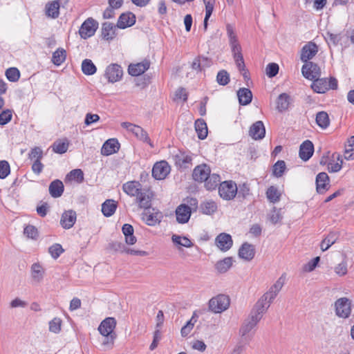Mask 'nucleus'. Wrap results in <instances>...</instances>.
Here are the masks:
<instances>
[{
  "label": "nucleus",
  "instance_id": "nucleus-59",
  "mask_svg": "<svg viewBox=\"0 0 354 354\" xmlns=\"http://www.w3.org/2000/svg\"><path fill=\"white\" fill-rule=\"evenodd\" d=\"M28 156L31 160H41L43 157V151L40 147H35L32 149Z\"/></svg>",
  "mask_w": 354,
  "mask_h": 354
},
{
  "label": "nucleus",
  "instance_id": "nucleus-3",
  "mask_svg": "<svg viewBox=\"0 0 354 354\" xmlns=\"http://www.w3.org/2000/svg\"><path fill=\"white\" fill-rule=\"evenodd\" d=\"M238 192V187L232 180H225L220 183L218 194L221 198L226 201L232 200Z\"/></svg>",
  "mask_w": 354,
  "mask_h": 354
},
{
  "label": "nucleus",
  "instance_id": "nucleus-42",
  "mask_svg": "<svg viewBox=\"0 0 354 354\" xmlns=\"http://www.w3.org/2000/svg\"><path fill=\"white\" fill-rule=\"evenodd\" d=\"M66 58V52L63 48L57 49L52 56V62L56 66H60Z\"/></svg>",
  "mask_w": 354,
  "mask_h": 354
},
{
  "label": "nucleus",
  "instance_id": "nucleus-41",
  "mask_svg": "<svg viewBox=\"0 0 354 354\" xmlns=\"http://www.w3.org/2000/svg\"><path fill=\"white\" fill-rule=\"evenodd\" d=\"M316 123L322 129H326L330 124L328 115L325 111H319L316 115Z\"/></svg>",
  "mask_w": 354,
  "mask_h": 354
},
{
  "label": "nucleus",
  "instance_id": "nucleus-7",
  "mask_svg": "<svg viewBox=\"0 0 354 354\" xmlns=\"http://www.w3.org/2000/svg\"><path fill=\"white\" fill-rule=\"evenodd\" d=\"M277 292L271 288L269 289L255 304L254 308L265 313L270 307V304L273 301L277 295Z\"/></svg>",
  "mask_w": 354,
  "mask_h": 354
},
{
  "label": "nucleus",
  "instance_id": "nucleus-52",
  "mask_svg": "<svg viewBox=\"0 0 354 354\" xmlns=\"http://www.w3.org/2000/svg\"><path fill=\"white\" fill-rule=\"evenodd\" d=\"M286 162L283 160H278L273 166V174L276 177H281L285 169Z\"/></svg>",
  "mask_w": 354,
  "mask_h": 354
},
{
  "label": "nucleus",
  "instance_id": "nucleus-27",
  "mask_svg": "<svg viewBox=\"0 0 354 354\" xmlns=\"http://www.w3.org/2000/svg\"><path fill=\"white\" fill-rule=\"evenodd\" d=\"M343 164L342 156L339 153H334L331 160L328 163V171L330 173L339 171Z\"/></svg>",
  "mask_w": 354,
  "mask_h": 354
},
{
  "label": "nucleus",
  "instance_id": "nucleus-31",
  "mask_svg": "<svg viewBox=\"0 0 354 354\" xmlns=\"http://www.w3.org/2000/svg\"><path fill=\"white\" fill-rule=\"evenodd\" d=\"M117 208V203L112 199L106 200L102 205V212L104 216L109 217L112 216Z\"/></svg>",
  "mask_w": 354,
  "mask_h": 354
},
{
  "label": "nucleus",
  "instance_id": "nucleus-63",
  "mask_svg": "<svg viewBox=\"0 0 354 354\" xmlns=\"http://www.w3.org/2000/svg\"><path fill=\"white\" fill-rule=\"evenodd\" d=\"M203 62H207V58L203 57L195 58L192 64V69L196 71H201Z\"/></svg>",
  "mask_w": 354,
  "mask_h": 354
},
{
  "label": "nucleus",
  "instance_id": "nucleus-16",
  "mask_svg": "<svg viewBox=\"0 0 354 354\" xmlns=\"http://www.w3.org/2000/svg\"><path fill=\"white\" fill-rule=\"evenodd\" d=\"M116 326V321L113 317H107L104 319L98 327L102 335H115L113 330Z\"/></svg>",
  "mask_w": 354,
  "mask_h": 354
},
{
  "label": "nucleus",
  "instance_id": "nucleus-19",
  "mask_svg": "<svg viewBox=\"0 0 354 354\" xmlns=\"http://www.w3.org/2000/svg\"><path fill=\"white\" fill-rule=\"evenodd\" d=\"M120 143L115 138L107 140L101 149V153L103 156H109L118 151Z\"/></svg>",
  "mask_w": 354,
  "mask_h": 354
},
{
  "label": "nucleus",
  "instance_id": "nucleus-20",
  "mask_svg": "<svg viewBox=\"0 0 354 354\" xmlns=\"http://www.w3.org/2000/svg\"><path fill=\"white\" fill-rule=\"evenodd\" d=\"M136 23V16L131 12L122 13L118 18L117 27L124 29L131 27Z\"/></svg>",
  "mask_w": 354,
  "mask_h": 354
},
{
  "label": "nucleus",
  "instance_id": "nucleus-5",
  "mask_svg": "<svg viewBox=\"0 0 354 354\" xmlns=\"http://www.w3.org/2000/svg\"><path fill=\"white\" fill-rule=\"evenodd\" d=\"M335 314L340 318H348L351 313V301L346 297H341L335 302Z\"/></svg>",
  "mask_w": 354,
  "mask_h": 354
},
{
  "label": "nucleus",
  "instance_id": "nucleus-8",
  "mask_svg": "<svg viewBox=\"0 0 354 354\" xmlns=\"http://www.w3.org/2000/svg\"><path fill=\"white\" fill-rule=\"evenodd\" d=\"M104 75L109 82L115 83L122 79L123 71L120 65L111 64L106 67Z\"/></svg>",
  "mask_w": 354,
  "mask_h": 354
},
{
  "label": "nucleus",
  "instance_id": "nucleus-32",
  "mask_svg": "<svg viewBox=\"0 0 354 354\" xmlns=\"http://www.w3.org/2000/svg\"><path fill=\"white\" fill-rule=\"evenodd\" d=\"M116 27L110 22H104L102 26V36L106 40L112 39L115 35Z\"/></svg>",
  "mask_w": 354,
  "mask_h": 354
},
{
  "label": "nucleus",
  "instance_id": "nucleus-46",
  "mask_svg": "<svg viewBox=\"0 0 354 354\" xmlns=\"http://www.w3.org/2000/svg\"><path fill=\"white\" fill-rule=\"evenodd\" d=\"M174 244L181 245L185 248H191L193 246L192 242L185 236L174 234L171 237Z\"/></svg>",
  "mask_w": 354,
  "mask_h": 354
},
{
  "label": "nucleus",
  "instance_id": "nucleus-25",
  "mask_svg": "<svg viewBox=\"0 0 354 354\" xmlns=\"http://www.w3.org/2000/svg\"><path fill=\"white\" fill-rule=\"evenodd\" d=\"M314 152V146L311 141H304L299 148V157L304 161L310 159Z\"/></svg>",
  "mask_w": 354,
  "mask_h": 354
},
{
  "label": "nucleus",
  "instance_id": "nucleus-64",
  "mask_svg": "<svg viewBox=\"0 0 354 354\" xmlns=\"http://www.w3.org/2000/svg\"><path fill=\"white\" fill-rule=\"evenodd\" d=\"M279 72V66L275 63H270L266 66V74L269 77H273Z\"/></svg>",
  "mask_w": 354,
  "mask_h": 354
},
{
  "label": "nucleus",
  "instance_id": "nucleus-43",
  "mask_svg": "<svg viewBox=\"0 0 354 354\" xmlns=\"http://www.w3.org/2000/svg\"><path fill=\"white\" fill-rule=\"evenodd\" d=\"M82 71L86 75H91L95 73L97 68L91 59H85L82 63Z\"/></svg>",
  "mask_w": 354,
  "mask_h": 354
},
{
  "label": "nucleus",
  "instance_id": "nucleus-23",
  "mask_svg": "<svg viewBox=\"0 0 354 354\" xmlns=\"http://www.w3.org/2000/svg\"><path fill=\"white\" fill-rule=\"evenodd\" d=\"M152 212L150 211L146 212L143 214V219L148 225L153 226L159 223L162 218V214L160 212L152 209Z\"/></svg>",
  "mask_w": 354,
  "mask_h": 354
},
{
  "label": "nucleus",
  "instance_id": "nucleus-21",
  "mask_svg": "<svg viewBox=\"0 0 354 354\" xmlns=\"http://www.w3.org/2000/svg\"><path fill=\"white\" fill-rule=\"evenodd\" d=\"M255 254V249L253 245L244 243L239 250V257L245 261H251Z\"/></svg>",
  "mask_w": 354,
  "mask_h": 354
},
{
  "label": "nucleus",
  "instance_id": "nucleus-15",
  "mask_svg": "<svg viewBox=\"0 0 354 354\" xmlns=\"http://www.w3.org/2000/svg\"><path fill=\"white\" fill-rule=\"evenodd\" d=\"M210 173V167L206 164H202L194 168L192 176L194 180L203 182L207 180Z\"/></svg>",
  "mask_w": 354,
  "mask_h": 354
},
{
  "label": "nucleus",
  "instance_id": "nucleus-26",
  "mask_svg": "<svg viewBox=\"0 0 354 354\" xmlns=\"http://www.w3.org/2000/svg\"><path fill=\"white\" fill-rule=\"evenodd\" d=\"M142 189L141 184L137 181L127 182L122 186L123 191L131 196L137 197Z\"/></svg>",
  "mask_w": 354,
  "mask_h": 354
},
{
  "label": "nucleus",
  "instance_id": "nucleus-2",
  "mask_svg": "<svg viewBox=\"0 0 354 354\" xmlns=\"http://www.w3.org/2000/svg\"><path fill=\"white\" fill-rule=\"evenodd\" d=\"M313 80L311 88L318 93H324L329 89L337 88V80L335 77H330L329 80L317 77Z\"/></svg>",
  "mask_w": 354,
  "mask_h": 354
},
{
  "label": "nucleus",
  "instance_id": "nucleus-34",
  "mask_svg": "<svg viewBox=\"0 0 354 354\" xmlns=\"http://www.w3.org/2000/svg\"><path fill=\"white\" fill-rule=\"evenodd\" d=\"M45 270L38 263H35L31 266V277L34 281L39 283L42 281Z\"/></svg>",
  "mask_w": 354,
  "mask_h": 354
},
{
  "label": "nucleus",
  "instance_id": "nucleus-50",
  "mask_svg": "<svg viewBox=\"0 0 354 354\" xmlns=\"http://www.w3.org/2000/svg\"><path fill=\"white\" fill-rule=\"evenodd\" d=\"M6 76L9 81L15 82L19 79L20 73L17 68H10L6 70Z\"/></svg>",
  "mask_w": 354,
  "mask_h": 354
},
{
  "label": "nucleus",
  "instance_id": "nucleus-58",
  "mask_svg": "<svg viewBox=\"0 0 354 354\" xmlns=\"http://www.w3.org/2000/svg\"><path fill=\"white\" fill-rule=\"evenodd\" d=\"M24 234L28 237L32 239H36L38 236V231L37 229L31 225H27L24 228Z\"/></svg>",
  "mask_w": 354,
  "mask_h": 354
},
{
  "label": "nucleus",
  "instance_id": "nucleus-17",
  "mask_svg": "<svg viewBox=\"0 0 354 354\" xmlns=\"http://www.w3.org/2000/svg\"><path fill=\"white\" fill-rule=\"evenodd\" d=\"M191 207L186 204L180 205L176 209V220L179 223H186L191 216Z\"/></svg>",
  "mask_w": 354,
  "mask_h": 354
},
{
  "label": "nucleus",
  "instance_id": "nucleus-10",
  "mask_svg": "<svg viewBox=\"0 0 354 354\" xmlns=\"http://www.w3.org/2000/svg\"><path fill=\"white\" fill-rule=\"evenodd\" d=\"M169 172L170 166L165 160L156 162L152 169V176L157 180L165 179Z\"/></svg>",
  "mask_w": 354,
  "mask_h": 354
},
{
  "label": "nucleus",
  "instance_id": "nucleus-28",
  "mask_svg": "<svg viewBox=\"0 0 354 354\" xmlns=\"http://www.w3.org/2000/svg\"><path fill=\"white\" fill-rule=\"evenodd\" d=\"M49 193L53 198L60 197L64 190L63 183L59 180H55L50 183Z\"/></svg>",
  "mask_w": 354,
  "mask_h": 354
},
{
  "label": "nucleus",
  "instance_id": "nucleus-53",
  "mask_svg": "<svg viewBox=\"0 0 354 354\" xmlns=\"http://www.w3.org/2000/svg\"><path fill=\"white\" fill-rule=\"evenodd\" d=\"M216 81L222 86L227 84L230 82L229 73L225 70L220 71L217 74Z\"/></svg>",
  "mask_w": 354,
  "mask_h": 354
},
{
  "label": "nucleus",
  "instance_id": "nucleus-37",
  "mask_svg": "<svg viewBox=\"0 0 354 354\" xmlns=\"http://www.w3.org/2000/svg\"><path fill=\"white\" fill-rule=\"evenodd\" d=\"M201 212L204 214L211 215L217 211V204L212 200H207L200 205Z\"/></svg>",
  "mask_w": 354,
  "mask_h": 354
},
{
  "label": "nucleus",
  "instance_id": "nucleus-13",
  "mask_svg": "<svg viewBox=\"0 0 354 354\" xmlns=\"http://www.w3.org/2000/svg\"><path fill=\"white\" fill-rule=\"evenodd\" d=\"M77 214L74 210L68 209L61 216L60 225L64 229H71L76 222Z\"/></svg>",
  "mask_w": 354,
  "mask_h": 354
},
{
  "label": "nucleus",
  "instance_id": "nucleus-55",
  "mask_svg": "<svg viewBox=\"0 0 354 354\" xmlns=\"http://www.w3.org/2000/svg\"><path fill=\"white\" fill-rule=\"evenodd\" d=\"M48 252L51 257L56 259L64 252V249L60 244L55 243L48 248Z\"/></svg>",
  "mask_w": 354,
  "mask_h": 354
},
{
  "label": "nucleus",
  "instance_id": "nucleus-9",
  "mask_svg": "<svg viewBox=\"0 0 354 354\" xmlns=\"http://www.w3.org/2000/svg\"><path fill=\"white\" fill-rule=\"evenodd\" d=\"M306 64L302 66L301 72L303 75L310 80L319 77L321 75V70L319 66L312 62H305Z\"/></svg>",
  "mask_w": 354,
  "mask_h": 354
},
{
  "label": "nucleus",
  "instance_id": "nucleus-47",
  "mask_svg": "<svg viewBox=\"0 0 354 354\" xmlns=\"http://www.w3.org/2000/svg\"><path fill=\"white\" fill-rule=\"evenodd\" d=\"M135 136L140 140L149 144L151 147H153V143L151 142V140L148 136V133L141 127L139 126L137 129Z\"/></svg>",
  "mask_w": 354,
  "mask_h": 354
},
{
  "label": "nucleus",
  "instance_id": "nucleus-29",
  "mask_svg": "<svg viewBox=\"0 0 354 354\" xmlns=\"http://www.w3.org/2000/svg\"><path fill=\"white\" fill-rule=\"evenodd\" d=\"M290 103V96L286 93H281L277 99V109L279 112L285 111L288 109Z\"/></svg>",
  "mask_w": 354,
  "mask_h": 354
},
{
  "label": "nucleus",
  "instance_id": "nucleus-18",
  "mask_svg": "<svg viewBox=\"0 0 354 354\" xmlns=\"http://www.w3.org/2000/svg\"><path fill=\"white\" fill-rule=\"evenodd\" d=\"M150 66L149 61L145 59L137 64H131L129 66V73L132 76H138L144 73Z\"/></svg>",
  "mask_w": 354,
  "mask_h": 354
},
{
  "label": "nucleus",
  "instance_id": "nucleus-60",
  "mask_svg": "<svg viewBox=\"0 0 354 354\" xmlns=\"http://www.w3.org/2000/svg\"><path fill=\"white\" fill-rule=\"evenodd\" d=\"M12 118V111L10 109H6L0 113V125H5L8 124Z\"/></svg>",
  "mask_w": 354,
  "mask_h": 354
},
{
  "label": "nucleus",
  "instance_id": "nucleus-44",
  "mask_svg": "<svg viewBox=\"0 0 354 354\" xmlns=\"http://www.w3.org/2000/svg\"><path fill=\"white\" fill-rule=\"evenodd\" d=\"M266 196L270 203H275L280 200L281 194L277 187L270 186L266 191Z\"/></svg>",
  "mask_w": 354,
  "mask_h": 354
},
{
  "label": "nucleus",
  "instance_id": "nucleus-33",
  "mask_svg": "<svg viewBox=\"0 0 354 354\" xmlns=\"http://www.w3.org/2000/svg\"><path fill=\"white\" fill-rule=\"evenodd\" d=\"M195 129L198 135V138L201 140H204L207 136V126L203 119H197L195 121Z\"/></svg>",
  "mask_w": 354,
  "mask_h": 354
},
{
  "label": "nucleus",
  "instance_id": "nucleus-56",
  "mask_svg": "<svg viewBox=\"0 0 354 354\" xmlns=\"http://www.w3.org/2000/svg\"><path fill=\"white\" fill-rule=\"evenodd\" d=\"M196 322V319H194L193 316L187 324L181 328V335L183 337H186L189 335V333L192 331L194 328V324Z\"/></svg>",
  "mask_w": 354,
  "mask_h": 354
},
{
  "label": "nucleus",
  "instance_id": "nucleus-51",
  "mask_svg": "<svg viewBox=\"0 0 354 354\" xmlns=\"http://www.w3.org/2000/svg\"><path fill=\"white\" fill-rule=\"evenodd\" d=\"M53 151L57 153H64L68 150V143L62 141H56L52 146Z\"/></svg>",
  "mask_w": 354,
  "mask_h": 354
},
{
  "label": "nucleus",
  "instance_id": "nucleus-1",
  "mask_svg": "<svg viewBox=\"0 0 354 354\" xmlns=\"http://www.w3.org/2000/svg\"><path fill=\"white\" fill-rule=\"evenodd\" d=\"M263 313L253 307L248 317L243 321L239 329L242 341L249 343L253 338L256 327L261 319Z\"/></svg>",
  "mask_w": 354,
  "mask_h": 354
},
{
  "label": "nucleus",
  "instance_id": "nucleus-11",
  "mask_svg": "<svg viewBox=\"0 0 354 354\" xmlns=\"http://www.w3.org/2000/svg\"><path fill=\"white\" fill-rule=\"evenodd\" d=\"M153 194L151 190L148 188H143L142 190L136 197V202L140 208L145 209H149L151 205V199Z\"/></svg>",
  "mask_w": 354,
  "mask_h": 354
},
{
  "label": "nucleus",
  "instance_id": "nucleus-36",
  "mask_svg": "<svg viewBox=\"0 0 354 354\" xmlns=\"http://www.w3.org/2000/svg\"><path fill=\"white\" fill-rule=\"evenodd\" d=\"M232 257H225L223 260L216 262L215 268L219 273H225L232 267Z\"/></svg>",
  "mask_w": 354,
  "mask_h": 354
},
{
  "label": "nucleus",
  "instance_id": "nucleus-40",
  "mask_svg": "<svg viewBox=\"0 0 354 354\" xmlns=\"http://www.w3.org/2000/svg\"><path fill=\"white\" fill-rule=\"evenodd\" d=\"M338 239V234L335 232H330L327 236L322 241L320 244L322 251L327 250L332 245H333Z\"/></svg>",
  "mask_w": 354,
  "mask_h": 354
},
{
  "label": "nucleus",
  "instance_id": "nucleus-22",
  "mask_svg": "<svg viewBox=\"0 0 354 354\" xmlns=\"http://www.w3.org/2000/svg\"><path fill=\"white\" fill-rule=\"evenodd\" d=\"M266 129L262 121L254 122L250 128L249 135L254 140H261L264 138Z\"/></svg>",
  "mask_w": 354,
  "mask_h": 354
},
{
  "label": "nucleus",
  "instance_id": "nucleus-54",
  "mask_svg": "<svg viewBox=\"0 0 354 354\" xmlns=\"http://www.w3.org/2000/svg\"><path fill=\"white\" fill-rule=\"evenodd\" d=\"M354 151V136H351L348 140V144L346 145L344 151V158L347 160L351 158Z\"/></svg>",
  "mask_w": 354,
  "mask_h": 354
},
{
  "label": "nucleus",
  "instance_id": "nucleus-35",
  "mask_svg": "<svg viewBox=\"0 0 354 354\" xmlns=\"http://www.w3.org/2000/svg\"><path fill=\"white\" fill-rule=\"evenodd\" d=\"M122 233L125 236V241L128 245H133L137 239L133 235V227L131 225L126 223L123 225L122 228Z\"/></svg>",
  "mask_w": 354,
  "mask_h": 354
},
{
  "label": "nucleus",
  "instance_id": "nucleus-6",
  "mask_svg": "<svg viewBox=\"0 0 354 354\" xmlns=\"http://www.w3.org/2000/svg\"><path fill=\"white\" fill-rule=\"evenodd\" d=\"M98 27V23L93 18H88L82 24L79 34L82 39H87L93 36Z\"/></svg>",
  "mask_w": 354,
  "mask_h": 354
},
{
  "label": "nucleus",
  "instance_id": "nucleus-48",
  "mask_svg": "<svg viewBox=\"0 0 354 354\" xmlns=\"http://www.w3.org/2000/svg\"><path fill=\"white\" fill-rule=\"evenodd\" d=\"M283 216L281 212L280 209H277L275 207L271 210L270 213L268 215V218L270 221L275 225L282 220Z\"/></svg>",
  "mask_w": 354,
  "mask_h": 354
},
{
  "label": "nucleus",
  "instance_id": "nucleus-62",
  "mask_svg": "<svg viewBox=\"0 0 354 354\" xmlns=\"http://www.w3.org/2000/svg\"><path fill=\"white\" fill-rule=\"evenodd\" d=\"M229 43L233 55L241 53V47L238 41L237 37H232V39H230Z\"/></svg>",
  "mask_w": 354,
  "mask_h": 354
},
{
  "label": "nucleus",
  "instance_id": "nucleus-39",
  "mask_svg": "<svg viewBox=\"0 0 354 354\" xmlns=\"http://www.w3.org/2000/svg\"><path fill=\"white\" fill-rule=\"evenodd\" d=\"M59 3L57 1H53L46 6V12L48 17L56 19L59 15Z\"/></svg>",
  "mask_w": 354,
  "mask_h": 354
},
{
  "label": "nucleus",
  "instance_id": "nucleus-14",
  "mask_svg": "<svg viewBox=\"0 0 354 354\" xmlns=\"http://www.w3.org/2000/svg\"><path fill=\"white\" fill-rule=\"evenodd\" d=\"M215 243L221 251L226 252L232 248L233 241L229 234L223 232L216 236Z\"/></svg>",
  "mask_w": 354,
  "mask_h": 354
},
{
  "label": "nucleus",
  "instance_id": "nucleus-38",
  "mask_svg": "<svg viewBox=\"0 0 354 354\" xmlns=\"http://www.w3.org/2000/svg\"><path fill=\"white\" fill-rule=\"evenodd\" d=\"M221 178L220 176L217 174H209V176L207 178V180H205V187L208 190L215 189L218 184L220 185Z\"/></svg>",
  "mask_w": 354,
  "mask_h": 354
},
{
  "label": "nucleus",
  "instance_id": "nucleus-12",
  "mask_svg": "<svg viewBox=\"0 0 354 354\" xmlns=\"http://www.w3.org/2000/svg\"><path fill=\"white\" fill-rule=\"evenodd\" d=\"M318 52V46L314 42L310 41L304 45L301 51V60L303 62H308Z\"/></svg>",
  "mask_w": 354,
  "mask_h": 354
},
{
  "label": "nucleus",
  "instance_id": "nucleus-30",
  "mask_svg": "<svg viewBox=\"0 0 354 354\" xmlns=\"http://www.w3.org/2000/svg\"><path fill=\"white\" fill-rule=\"evenodd\" d=\"M240 104L245 106L250 104L252 99V93L249 88H241L237 91Z\"/></svg>",
  "mask_w": 354,
  "mask_h": 354
},
{
  "label": "nucleus",
  "instance_id": "nucleus-45",
  "mask_svg": "<svg viewBox=\"0 0 354 354\" xmlns=\"http://www.w3.org/2000/svg\"><path fill=\"white\" fill-rule=\"evenodd\" d=\"M66 179L81 183L84 181V173L80 169H73L67 174Z\"/></svg>",
  "mask_w": 354,
  "mask_h": 354
},
{
  "label": "nucleus",
  "instance_id": "nucleus-24",
  "mask_svg": "<svg viewBox=\"0 0 354 354\" xmlns=\"http://www.w3.org/2000/svg\"><path fill=\"white\" fill-rule=\"evenodd\" d=\"M316 188L319 194H324L329 187V177L325 172L319 173L316 177Z\"/></svg>",
  "mask_w": 354,
  "mask_h": 354
},
{
  "label": "nucleus",
  "instance_id": "nucleus-57",
  "mask_svg": "<svg viewBox=\"0 0 354 354\" xmlns=\"http://www.w3.org/2000/svg\"><path fill=\"white\" fill-rule=\"evenodd\" d=\"M10 172L9 163L6 160L0 161V178L4 179Z\"/></svg>",
  "mask_w": 354,
  "mask_h": 354
},
{
  "label": "nucleus",
  "instance_id": "nucleus-4",
  "mask_svg": "<svg viewBox=\"0 0 354 354\" xmlns=\"http://www.w3.org/2000/svg\"><path fill=\"white\" fill-rule=\"evenodd\" d=\"M230 299L225 295H218L209 301V309L214 313H221L228 308Z\"/></svg>",
  "mask_w": 354,
  "mask_h": 354
},
{
  "label": "nucleus",
  "instance_id": "nucleus-49",
  "mask_svg": "<svg viewBox=\"0 0 354 354\" xmlns=\"http://www.w3.org/2000/svg\"><path fill=\"white\" fill-rule=\"evenodd\" d=\"M204 3L205 5V17L204 19V28L206 30L207 28V21H208V19H209L210 16L212 14L214 7L215 1H207Z\"/></svg>",
  "mask_w": 354,
  "mask_h": 354
},
{
  "label": "nucleus",
  "instance_id": "nucleus-61",
  "mask_svg": "<svg viewBox=\"0 0 354 354\" xmlns=\"http://www.w3.org/2000/svg\"><path fill=\"white\" fill-rule=\"evenodd\" d=\"M62 320L59 318H54L49 323L50 331L58 333L61 330Z\"/></svg>",
  "mask_w": 354,
  "mask_h": 354
}]
</instances>
